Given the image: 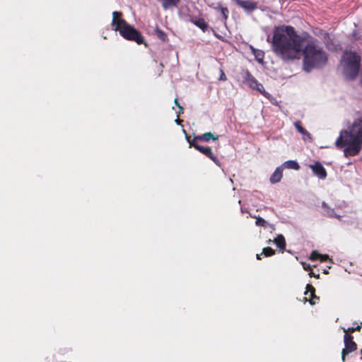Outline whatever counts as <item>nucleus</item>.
<instances>
[{
	"label": "nucleus",
	"instance_id": "1",
	"mask_svg": "<svg viewBox=\"0 0 362 362\" xmlns=\"http://www.w3.org/2000/svg\"><path fill=\"white\" fill-rule=\"evenodd\" d=\"M272 52L284 62H293L303 55V66L306 72L326 65L328 57L317 39L308 33L299 35L291 25H281L273 30L271 41Z\"/></svg>",
	"mask_w": 362,
	"mask_h": 362
},
{
	"label": "nucleus",
	"instance_id": "2",
	"mask_svg": "<svg viewBox=\"0 0 362 362\" xmlns=\"http://www.w3.org/2000/svg\"><path fill=\"white\" fill-rule=\"evenodd\" d=\"M335 145L337 148H344L345 157L358 154L362 146V118L354 120L349 132L342 130Z\"/></svg>",
	"mask_w": 362,
	"mask_h": 362
},
{
	"label": "nucleus",
	"instance_id": "3",
	"mask_svg": "<svg viewBox=\"0 0 362 362\" xmlns=\"http://www.w3.org/2000/svg\"><path fill=\"white\" fill-rule=\"evenodd\" d=\"M361 57L356 52L345 51L342 55L343 74L349 81L354 80L360 71Z\"/></svg>",
	"mask_w": 362,
	"mask_h": 362
},
{
	"label": "nucleus",
	"instance_id": "4",
	"mask_svg": "<svg viewBox=\"0 0 362 362\" xmlns=\"http://www.w3.org/2000/svg\"><path fill=\"white\" fill-rule=\"evenodd\" d=\"M119 33L120 35L125 40L134 41L138 45L144 44L146 45L141 33L134 26L129 25V23L124 27L122 28Z\"/></svg>",
	"mask_w": 362,
	"mask_h": 362
},
{
	"label": "nucleus",
	"instance_id": "5",
	"mask_svg": "<svg viewBox=\"0 0 362 362\" xmlns=\"http://www.w3.org/2000/svg\"><path fill=\"white\" fill-rule=\"evenodd\" d=\"M344 348L341 351V360L346 361V356L357 349V344L350 334L346 333L344 336Z\"/></svg>",
	"mask_w": 362,
	"mask_h": 362
},
{
	"label": "nucleus",
	"instance_id": "6",
	"mask_svg": "<svg viewBox=\"0 0 362 362\" xmlns=\"http://www.w3.org/2000/svg\"><path fill=\"white\" fill-rule=\"evenodd\" d=\"M191 146H193L195 149H197L198 151L208 157L209 159H211L214 163H216L217 165L220 166L221 163L218 158L214 156V154L212 152V149L209 146H202L199 145L197 142H195V141H192L191 143Z\"/></svg>",
	"mask_w": 362,
	"mask_h": 362
},
{
	"label": "nucleus",
	"instance_id": "7",
	"mask_svg": "<svg viewBox=\"0 0 362 362\" xmlns=\"http://www.w3.org/2000/svg\"><path fill=\"white\" fill-rule=\"evenodd\" d=\"M243 82L250 88L257 90L260 93L264 90V87L261 83H259L257 80L251 74L249 71L245 73Z\"/></svg>",
	"mask_w": 362,
	"mask_h": 362
},
{
	"label": "nucleus",
	"instance_id": "8",
	"mask_svg": "<svg viewBox=\"0 0 362 362\" xmlns=\"http://www.w3.org/2000/svg\"><path fill=\"white\" fill-rule=\"evenodd\" d=\"M128 23L123 18L122 13L120 11L112 12V19L111 25L115 31H119L122 28L127 25Z\"/></svg>",
	"mask_w": 362,
	"mask_h": 362
},
{
	"label": "nucleus",
	"instance_id": "9",
	"mask_svg": "<svg viewBox=\"0 0 362 362\" xmlns=\"http://www.w3.org/2000/svg\"><path fill=\"white\" fill-rule=\"evenodd\" d=\"M237 6L241 7L245 11L252 12L257 8V3L250 1L233 0Z\"/></svg>",
	"mask_w": 362,
	"mask_h": 362
},
{
	"label": "nucleus",
	"instance_id": "10",
	"mask_svg": "<svg viewBox=\"0 0 362 362\" xmlns=\"http://www.w3.org/2000/svg\"><path fill=\"white\" fill-rule=\"evenodd\" d=\"M310 168L313 170L315 175L320 179H325L327 177V172L324 166L320 162H315V164L310 165Z\"/></svg>",
	"mask_w": 362,
	"mask_h": 362
},
{
	"label": "nucleus",
	"instance_id": "11",
	"mask_svg": "<svg viewBox=\"0 0 362 362\" xmlns=\"http://www.w3.org/2000/svg\"><path fill=\"white\" fill-rule=\"evenodd\" d=\"M218 139V135L214 134L211 132H206L201 135H197L194 137L192 141H195V142L199 141H205L209 142L210 140L216 141Z\"/></svg>",
	"mask_w": 362,
	"mask_h": 362
},
{
	"label": "nucleus",
	"instance_id": "12",
	"mask_svg": "<svg viewBox=\"0 0 362 362\" xmlns=\"http://www.w3.org/2000/svg\"><path fill=\"white\" fill-rule=\"evenodd\" d=\"M305 295L309 296L308 301L311 305H315L316 300H319V298L315 295V288L311 284H307Z\"/></svg>",
	"mask_w": 362,
	"mask_h": 362
},
{
	"label": "nucleus",
	"instance_id": "13",
	"mask_svg": "<svg viewBox=\"0 0 362 362\" xmlns=\"http://www.w3.org/2000/svg\"><path fill=\"white\" fill-rule=\"evenodd\" d=\"M282 177H283V169L281 167H279L272 173L269 180L272 184H275V183L280 182Z\"/></svg>",
	"mask_w": 362,
	"mask_h": 362
},
{
	"label": "nucleus",
	"instance_id": "14",
	"mask_svg": "<svg viewBox=\"0 0 362 362\" xmlns=\"http://www.w3.org/2000/svg\"><path fill=\"white\" fill-rule=\"evenodd\" d=\"M214 9L216 11H219L221 13L223 21L226 23L228 18L229 11L227 7H223L221 4H218Z\"/></svg>",
	"mask_w": 362,
	"mask_h": 362
},
{
	"label": "nucleus",
	"instance_id": "15",
	"mask_svg": "<svg viewBox=\"0 0 362 362\" xmlns=\"http://www.w3.org/2000/svg\"><path fill=\"white\" fill-rule=\"evenodd\" d=\"M192 22L198 28H199L203 32H205L207 30L208 25L204 18H200L197 20H192Z\"/></svg>",
	"mask_w": 362,
	"mask_h": 362
},
{
	"label": "nucleus",
	"instance_id": "16",
	"mask_svg": "<svg viewBox=\"0 0 362 362\" xmlns=\"http://www.w3.org/2000/svg\"><path fill=\"white\" fill-rule=\"evenodd\" d=\"M154 35L162 42H166L168 40L167 34L158 27H156L154 30Z\"/></svg>",
	"mask_w": 362,
	"mask_h": 362
},
{
	"label": "nucleus",
	"instance_id": "17",
	"mask_svg": "<svg viewBox=\"0 0 362 362\" xmlns=\"http://www.w3.org/2000/svg\"><path fill=\"white\" fill-rule=\"evenodd\" d=\"M282 166L285 168L293 169L296 170L300 169L299 164L295 160H287L283 163Z\"/></svg>",
	"mask_w": 362,
	"mask_h": 362
},
{
	"label": "nucleus",
	"instance_id": "18",
	"mask_svg": "<svg viewBox=\"0 0 362 362\" xmlns=\"http://www.w3.org/2000/svg\"><path fill=\"white\" fill-rule=\"evenodd\" d=\"M274 243L279 248L283 250L285 249L286 240L282 235H278L277 237L274 239Z\"/></svg>",
	"mask_w": 362,
	"mask_h": 362
},
{
	"label": "nucleus",
	"instance_id": "19",
	"mask_svg": "<svg viewBox=\"0 0 362 362\" xmlns=\"http://www.w3.org/2000/svg\"><path fill=\"white\" fill-rule=\"evenodd\" d=\"M180 0H163L162 6L164 9H168L173 6H176Z\"/></svg>",
	"mask_w": 362,
	"mask_h": 362
},
{
	"label": "nucleus",
	"instance_id": "20",
	"mask_svg": "<svg viewBox=\"0 0 362 362\" xmlns=\"http://www.w3.org/2000/svg\"><path fill=\"white\" fill-rule=\"evenodd\" d=\"M253 54L255 55V57L256 60L261 63L263 62L264 57V52L262 50L259 49H254Z\"/></svg>",
	"mask_w": 362,
	"mask_h": 362
},
{
	"label": "nucleus",
	"instance_id": "21",
	"mask_svg": "<svg viewBox=\"0 0 362 362\" xmlns=\"http://www.w3.org/2000/svg\"><path fill=\"white\" fill-rule=\"evenodd\" d=\"M265 257H271L275 254V250L270 247L263 248L262 253Z\"/></svg>",
	"mask_w": 362,
	"mask_h": 362
},
{
	"label": "nucleus",
	"instance_id": "22",
	"mask_svg": "<svg viewBox=\"0 0 362 362\" xmlns=\"http://www.w3.org/2000/svg\"><path fill=\"white\" fill-rule=\"evenodd\" d=\"M298 132L304 136L303 139L305 140L306 139L309 140H312L311 134L304 128L302 127Z\"/></svg>",
	"mask_w": 362,
	"mask_h": 362
},
{
	"label": "nucleus",
	"instance_id": "23",
	"mask_svg": "<svg viewBox=\"0 0 362 362\" xmlns=\"http://www.w3.org/2000/svg\"><path fill=\"white\" fill-rule=\"evenodd\" d=\"M361 327H362V324L361 323L360 325H357V327H349L347 329H344V332H345V334L346 333H348V334L353 333L356 331H360Z\"/></svg>",
	"mask_w": 362,
	"mask_h": 362
},
{
	"label": "nucleus",
	"instance_id": "24",
	"mask_svg": "<svg viewBox=\"0 0 362 362\" xmlns=\"http://www.w3.org/2000/svg\"><path fill=\"white\" fill-rule=\"evenodd\" d=\"M320 257V253H319L317 250H314L310 254V259L312 261L319 260Z\"/></svg>",
	"mask_w": 362,
	"mask_h": 362
},
{
	"label": "nucleus",
	"instance_id": "25",
	"mask_svg": "<svg viewBox=\"0 0 362 362\" xmlns=\"http://www.w3.org/2000/svg\"><path fill=\"white\" fill-rule=\"evenodd\" d=\"M255 224L258 226L266 227L267 221L264 218L259 217L257 218Z\"/></svg>",
	"mask_w": 362,
	"mask_h": 362
},
{
	"label": "nucleus",
	"instance_id": "26",
	"mask_svg": "<svg viewBox=\"0 0 362 362\" xmlns=\"http://www.w3.org/2000/svg\"><path fill=\"white\" fill-rule=\"evenodd\" d=\"M227 80V77L223 69H220V77L219 81H225Z\"/></svg>",
	"mask_w": 362,
	"mask_h": 362
},
{
	"label": "nucleus",
	"instance_id": "27",
	"mask_svg": "<svg viewBox=\"0 0 362 362\" xmlns=\"http://www.w3.org/2000/svg\"><path fill=\"white\" fill-rule=\"evenodd\" d=\"M302 264V266L303 267V269L305 270V271H309L310 272L312 270V267L310 264L306 263V262H301Z\"/></svg>",
	"mask_w": 362,
	"mask_h": 362
},
{
	"label": "nucleus",
	"instance_id": "28",
	"mask_svg": "<svg viewBox=\"0 0 362 362\" xmlns=\"http://www.w3.org/2000/svg\"><path fill=\"white\" fill-rule=\"evenodd\" d=\"M294 126H295V127H296V130H297L298 132L300 129H302V127H303L302 126V122H301L300 121H299V120L296 121V122H294Z\"/></svg>",
	"mask_w": 362,
	"mask_h": 362
},
{
	"label": "nucleus",
	"instance_id": "29",
	"mask_svg": "<svg viewBox=\"0 0 362 362\" xmlns=\"http://www.w3.org/2000/svg\"><path fill=\"white\" fill-rule=\"evenodd\" d=\"M329 259V256L327 255H322V254H320V259L319 260L321 262H326V261H327Z\"/></svg>",
	"mask_w": 362,
	"mask_h": 362
},
{
	"label": "nucleus",
	"instance_id": "30",
	"mask_svg": "<svg viewBox=\"0 0 362 362\" xmlns=\"http://www.w3.org/2000/svg\"><path fill=\"white\" fill-rule=\"evenodd\" d=\"M327 214L331 217H337V216L335 214L334 209H329L327 210Z\"/></svg>",
	"mask_w": 362,
	"mask_h": 362
},
{
	"label": "nucleus",
	"instance_id": "31",
	"mask_svg": "<svg viewBox=\"0 0 362 362\" xmlns=\"http://www.w3.org/2000/svg\"><path fill=\"white\" fill-rule=\"evenodd\" d=\"M309 275H310V276H314L317 279L320 278V274H315L312 270L310 272Z\"/></svg>",
	"mask_w": 362,
	"mask_h": 362
},
{
	"label": "nucleus",
	"instance_id": "32",
	"mask_svg": "<svg viewBox=\"0 0 362 362\" xmlns=\"http://www.w3.org/2000/svg\"><path fill=\"white\" fill-rule=\"evenodd\" d=\"M186 140L187 141V142L189 144V147H192L191 146V143L192 142V140L191 139V137L190 136L186 134Z\"/></svg>",
	"mask_w": 362,
	"mask_h": 362
},
{
	"label": "nucleus",
	"instance_id": "33",
	"mask_svg": "<svg viewBox=\"0 0 362 362\" xmlns=\"http://www.w3.org/2000/svg\"><path fill=\"white\" fill-rule=\"evenodd\" d=\"M177 107L179 108L178 115L182 114L184 112V108L181 105L178 106Z\"/></svg>",
	"mask_w": 362,
	"mask_h": 362
},
{
	"label": "nucleus",
	"instance_id": "34",
	"mask_svg": "<svg viewBox=\"0 0 362 362\" xmlns=\"http://www.w3.org/2000/svg\"><path fill=\"white\" fill-rule=\"evenodd\" d=\"M174 103H175V105H176L177 107H178V106H180V103H179V102H178V98H176L175 99Z\"/></svg>",
	"mask_w": 362,
	"mask_h": 362
},
{
	"label": "nucleus",
	"instance_id": "35",
	"mask_svg": "<svg viewBox=\"0 0 362 362\" xmlns=\"http://www.w3.org/2000/svg\"><path fill=\"white\" fill-rule=\"evenodd\" d=\"M181 122H182V121H181L179 118H177V119H175V122H176L177 124H180L181 123Z\"/></svg>",
	"mask_w": 362,
	"mask_h": 362
},
{
	"label": "nucleus",
	"instance_id": "36",
	"mask_svg": "<svg viewBox=\"0 0 362 362\" xmlns=\"http://www.w3.org/2000/svg\"><path fill=\"white\" fill-rule=\"evenodd\" d=\"M257 259L260 260L261 259V255L257 254L256 256Z\"/></svg>",
	"mask_w": 362,
	"mask_h": 362
}]
</instances>
